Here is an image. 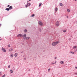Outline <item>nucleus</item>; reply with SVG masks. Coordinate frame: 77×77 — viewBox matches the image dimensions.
Returning a JSON list of instances; mask_svg holds the SVG:
<instances>
[{
	"mask_svg": "<svg viewBox=\"0 0 77 77\" xmlns=\"http://www.w3.org/2000/svg\"><path fill=\"white\" fill-rule=\"evenodd\" d=\"M56 26H59V25L60 24V23H59V21H57V22L56 23Z\"/></svg>",
	"mask_w": 77,
	"mask_h": 77,
	"instance_id": "nucleus-1",
	"label": "nucleus"
},
{
	"mask_svg": "<svg viewBox=\"0 0 77 77\" xmlns=\"http://www.w3.org/2000/svg\"><path fill=\"white\" fill-rule=\"evenodd\" d=\"M17 37H21V38H23V35L21 34H19L17 35Z\"/></svg>",
	"mask_w": 77,
	"mask_h": 77,
	"instance_id": "nucleus-2",
	"label": "nucleus"
},
{
	"mask_svg": "<svg viewBox=\"0 0 77 77\" xmlns=\"http://www.w3.org/2000/svg\"><path fill=\"white\" fill-rule=\"evenodd\" d=\"M38 24L41 25V26H42L43 23H42V22H41V21H39L38 22Z\"/></svg>",
	"mask_w": 77,
	"mask_h": 77,
	"instance_id": "nucleus-3",
	"label": "nucleus"
},
{
	"mask_svg": "<svg viewBox=\"0 0 77 77\" xmlns=\"http://www.w3.org/2000/svg\"><path fill=\"white\" fill-rule=\"evenodd\" d=\"M2 51H3L4 52H5V53H6V49H5V48H2Z\"/></svg>",
	"mask_w": 77,
	"mask_h": 77,
	"instance_id": "nucleus-4",
	"label": "nucleus"
},
{
	"mask_svg": "<svg viewBox=\"0 0 77 77\" xmlns=\"http://www.w3.org/2000/svg\"><path fill=\"white\" fill-rule=\"evenodd\" d=\"M23 36V39L24 40L26 39V34H24Z\"/></svg>",
	"mask_w": 77,
	"mask_h": 77,
	"instance_id": "nucleus-5",
	"label": "nucleus"
},
{
	"mask_svg": "<svg viewBox=\"0 0 77 77\" xmlns=\"http://www.w3.org/2000/svg\"><path fill=\"white\" fill-rule=\"evenodd\" d=\"M52 45L53 46H55V45H57L56 43V42H54L52 43Z\"/></svg>",
	"mask_w": 77,
	"mask_h": 77,
	"instance_id": "nucleus-6",
	"label": "nucleus"
},
{
	"mask_svg": "<svg viewBox=\"0 0 77 77\" xmlns=\"http://www.w3.org/2000/svg\"><path fill=\"white\" fill-rule=\"evenodd\" d=\"M12 50H13V48H11L9 49V51L11 52V51H12Z\"/></svg>",
	"mask_w": 77,
	"mask_h": 77,
	"instance_id": "nucleus-7",
	"label": "nucleus"
},
{
	"mask_svg": "<svg viewBox=\"0 0 77 77\" xmlns=\"http://www.w3.org/2000/svg\"><path fill=\"white\" fill-rule=\"evenodd\" d=\"M9 9H10H10L11 10V9H12V6H10L9 7Z\"/></svg>",
	"mask_w": 77,
	"mask_h": 77,
	"instance_id": "nucleus-8",
	"label": "nucleus"
},
{
	"mask_svg": "<svg viewBox=\"0 0 77 77\" xmlns=\"http://www.w3.org/2000/svg\"><path fill=\"white\" fill-rule=\"evenodd\" d=\"M60 63L61 64H63L64 63L63 62V61H61L60 62Z\"/></svg>",
	"mask_w": 77,
	"mask_h": 77,
	"instance_id": "nucleus-9",
	"label": "nucleus"
},
{
	"mask_svg": "<svg viewBox=\"0 0 77 77\" xmlns=\"http://www.w3.org/2000/svg\"><path fill=\"white\" fill-rule=\"evenodd\" d=\"M59 42H60L59 41H57L56 42H55L56 43V44H57H57H59Z\"/></svg>",
	"mask_w": 77,
	"mask_h": 77,
	"instance_id": "nucleus-10",
	"label": "nucleus"
},
{
	"mask_svg": "<svg viewBox=\"0 0 77 77\" xmlns=\"http://www.w3.org/2000/svg\"><path fill=\"white\" fill-rule=\"evenodd\" d=\"M5 10H6L7 11H9V10H10L9 9V8H7L5 9Z\"/></svg>",
	"mask_w": 77,
	"mask_h": 77,
	"instance_id": "nucleus-11",
	"label": "nucleus"
},
{
	"mask_svg": "<svg viewBox=\"0 0 77 77\" xmlns=\"http://www.w3.org/2000/svg\"><path fill=\"white\" fill-rule=\"evenodd\" d=\"M27 4H28V6H30L31 5V3H28Z\"/></svg>",
	"mask_w": 77,
	"mask_h": 77,
	"instance_id": "nucleus-12",
	"label": "nucleus"
},
{
	"mask_svg": "<svg viewBox=\"0 0 77 77\" xmlns=\"http://www.w3.org/2000/svg\"><path fill=\"white\" fill-rule=\"evenodd\" d=\"M55 11L56 12V11H57V8H55Z\"/></svg>",
	"mask_w": 77,
	"mask_h": 77,
	"instance_id": "nucleus-13",
	"label": "nucleus"
},
{
	"mask_svg": "<svg viewBox=\"0 0 77 77\" xmlns=\"http://www.w3.org/2000/svg\"><path fill=\"white\" fill-rule=\"evenodd\" d=\"M24 32L25 33H27V30L26 29H25L24 30Z\"/></svg>",
	"mask_w": 77,
	"mask_h": 77,
	"instance_id": "nucleus-14",
	"label": "nucleus"
},
{
	"mask_svg": "<svg viewBox=\"0 0 77 77\" xmlns=\"http://www.w3.org/2000/svg\"><path fill=\"white\" fill-rule=\"evenodd\" d=\"M30 39V37H27L26 38V39L27 40V39Z\"/></svg>",
	"mask_w": 77,
	"mask_h": 77,
	"instance_id": "nucleus-15",
	"label": "nucleus"
},
{
	"mask_svg": "<svg viewBox=\"0 0 77 77\" xmlns=\"http://www.w3.org/2000/svg\"><path fill=\"white\" fill-rule=\"evenodd\" d=\"M73 48H77V46H75L73 47Z\"/></svg>",
	"mask_w": 77,
	"mask_h": 77,
	"instance_id": "nucleus-16",
	"label": "nucleus"
},
{
	"mask_svg": "<svg viewBox=\"0 0 77 77\" xmlns=\"http://www.w3.org/2000/svg\"><path fill=\"white\" fill-rule=\"evenodd\" d=\"M18 55V54L17 53H15L14 54V56L15 57H17V56Z\"/></svg>",
	"mask_w": 77,
	"mask_h": 77,
	"instance_id": "nucleus-17",
	"label": "nucleus"
},
{
	"mask_svg": "<svg viewBox=\"0 0 77 77\" xmlns=\"http://www.w3.org/2000/svg\"><path fill=\"white\" fill-rule=\"evenodd\" d=\"M41 5H42V3H40L39 5V7H40L41 6Z\"/></svg>",
	"mask_w": 77,
	"mask_h": 77,
	"instance_id": "nucleus-18",
	"label": "nucleus"
},
{
	"mask_svg": "<svg viewBox=\"0 0 77 77\" xmlns=\"http://www.w3.org/2000/svg\"><path fill=\"white\" fill-rule=\"evenodd\" d=\"M67 12H70V10H69V9H67Z\"/></svg>",
	"mask_w": 77,
	"mask_h": 77,
	"instance_id": "nucleus-19",
	"label": "nucleus"
},
{
	"mask_svg": "<svg viewBox=\"0 0 77 77\" xmlns=\"http://www.w3.org/2000/svg\"><path fill=\"white\" fill-rule=\"evenodd\" d=\"M60 6H63V4H62V3H60Z\"/></svg>",
	"mask_w": 77,
	"mask_h": 77,
	"instance_id": "nucleus-20",
	"label": "nucleus"
},
{
	"mask_svg": "<svg viewBox=\"0 0 77 77\" xmlns=\"http://www.w3.org/2000/svg\"><path fill=\"white\" fill-rule=\"evenodd\" d=\"M28 7V4H27L26 5H25L26 8H27Z\"/></svg>",
	"mask_w": 77,
	"mask_h": 77,
	"instance_id": "nucleus-21",
	"label": "nucleus"
},
{
	"mask_svg": "<svg viewBox=\"0 0 77 77\" xmlns=\"http://www.w3.org/2000/svg\"><path fill=\"white\" fill-rule=\"evenodd\" d=\"M70 53H72V54H74V52H72V51H70Z\"/></svg>",
	"mask_w": 77,
	"mask_h": 77,
	"instance_id": "nucleus-22",
	"label": "nucleus"
},
{
	"mask_svg": "<svg viewBox=\"0 0 77 77\" xmlns=\"http://www.w3.org/2000/svg\"><path fill=\"white\" fill-rule=\"evenodd\" d=\"M11 57H14V55H11Z\"/></svg>",
	"mask_w": 77,
	"mask_h": 77,
	"instance_id": "nucleus-23",
	"label": "nucleus"
},
{
	"mask_svg": "<svg viewBox=\"0 0 77 77\" xmlns=\"http://www.w3.org/2000/svg\"><path fill=\"white\" fill-rule=\"evenodd\" d=\"M35 16V14H33L32 15H31V17H34Z\"/></svg>",
	"mask_w": 77,
	"mask_h": 77,
	"instance_id": "nucleus-24",
	"label": "nucleus"
},
{
	"mask_svg": "<svg viewBox=\"0 0 77 77\" xmlns=\"http://www.w3.org/2000/svg\"><path fill=\"white\" fill-rule=\"evenodd\" d=\"M63 32H66V30H63Z\"/></svg>",
	"mask_w": 77,
	"mask_h": 77,
	"instance_id": "nucleus-25",
	"label": "nucleus"
},
{
	"mask_svg": "<svg viewBox=\"0 0 77 77\" xmlns=\"http://www.w3.org/2000/svg\"><path fill=\"white\" fill-rule=\"evenodd\" d=\"M10 71H11V73H12V72H13V71H12V70H11Z\"/></svg>",
	"mask_w": 77,
	"mask_h": 77,
	"instance_id": "nucleus-26",
	"label": "nucleus"
},
{
	"mask_svg": "<svg viewBox=\"0 0 77 77\" xmlns=\"http://www.w3.org/2000/svg\"><path fill=\"white\" fill-rule=\"evenodd\" d=\"M5 74H4V75H3L2 76V77H5Z\"/></svg>",
	"mask_w": 77,
	"mask_h": 77,
	"instance_id": "nucleus-27",
	"label": "nucleus"
},
{
	"mask_svg": "<svg viewBox=\"0 0 77 77\" xmlns=\"http://www.w3.org/2000/svg\"><path fill=\"white\" fill-rule=\"evenodd\" d=\"M50 71V69H48V72H49V71Z\"/></svg>",
	"mask_w": 77,
	"mask_h": 77,
	"instance_id": "nucleus-28",
	"label": "nucleus"
},
{
	"mask_svg": "<svg viewBox=\"0 0 77 77\" xmlns=\"http://www.w3.org/2000/svg\"><path fill=\"white\" fill-rule=\"evenodd\" d=\"M10 67H11V66H10V65H9L8 66V68H9Z\"/></svg>",
	"mask_w": 77,
	"mask_h": 77,
	"instance_id": "nucleus-29",
	"label": "nucleus"
},
{
	"mask_svg": "<svg viewBox=\"0 0 77 77\" xmlns=\"http://www.w3.org/2000/svg\"><path fill=\"white\" fill-rule=\"evenodd\" d=\"M27 3H29V1H27Z\"/></svg>",
	"mask_w": 77,
	"mask_h": 77,
	"instance_id": "nucleus-30",
	"label": "nucleus"
},
{
	"mask_svg": "<svg viewBox=\"0 0 77 77\" xmlns=\"http://www.w3.org/2000/svg\"><path fill=\"white\" fill-rule=\"evenodd\" d=\"M8 47H11V46H10V45H8Z\"/></svg>",
	"mask_w": 77,
	"mask_h": 77,
	"instance_id": "nucleus-31",
	"label": "nucleus"
},
{
	"mask_svg": "<svg viewBox=\"0 0 77 77\" xmlns=\"http://www.w3.org/2000/svg\"><path fill=\"white\" fill-rule=\"evenodd\" d=\"M10 5H8V7H10L9 6H10Z\"/></svg>",
	"mask_w": 77,
	"mask_h": 77,
	"instance_id": "nucleus-32",
	"label": "nucleus"
},
{
	"mask_svg": "<svg viewBox=\"0 0 77 77\" xmlns=\"http://www.w3.org/2000/svg\"><path fill=\"white\" fill-rule=\"evenodd\" d=\"M39 31H40V32H41V29H40V30H39Z\"/></svg>",
	"mask_w": 77,
	"mask_h": 77,
	"instance_id": "nucleus-33",
	"label": "nucleus"
},
{
	"mask_svg": "<svg viewBox=\"0 0 77 77\" xmlns=\"http://www.w3.org/2000/svg\"><path fill=\"white\" fill-rule=\"evenodd\" d=\"M56 58H57L56 57H55V59H56Z\"/></svg>",
	"mask_w": 77,
	"mask_h": 77,
	"instance_id": "nucleus-34",
	"label": "nucleus"
},
{
	"mask_svg": "<svg viewBox=\"0 0 77 77\" xmlns=\"http://www.w3.org/2000/svg\"><path fill=\"white\" fill-rule=\"evenodd\" d=\"M0 75H2V72H0Z\"/></svg>",
	"mask_w": 77,
	"mask_h": 77,
	"instance_id": "nucleus-35",
	"label": "nucleus"
},
{
	"mask_svg": "<svg viewBox=\"0 0 77 77\" xmlns=\"http://www.w3.org/2000/svg\"><path fill=\"white\" fill-rule=\"evenodd\" d=\"M26 58H24V60H26Z\"/></svg>",
	"mask_w": 77,
	"mask_h": 77,
	"instance_id": "nucleus-36",
	"label": "nucleus"
},
{
	"mask_svg": "<svg viewBox=\"0 0 77 77\" xmlns=\"http://www.w3.org/2000/svg\"><path fill=\"white\" fill-rule=\"evenodd\" d=\"M2 26V25L1 24H0V26Z\"/></svg>",
	"mask_w": 77,
	"mask_h": 77,
	"instance_id": "nucleus-37",
	"label": "nucleus"
},
{
	"mask_svg": "<svg viewBox=\"0 0 77 77\" xmlns=\"http://www.w3.org/2000/svg\"><path fill=\"white\" fill-rule=\"evenodd\" d=\"M75 68L76 69H77V66L76 67H75Z\"/></svg>",
	"mask_w": 77,
	"mask_h": 77,
	"instance_id": "nucleus-38",
	"label": "nucleus"
},
{
	"mask_svg": "<svg viewBox=\"0 0 77 77\" xmlns=\"http://www.w3.org/2000/svg\"><path fill=\"white\" fill-rule=\"evenodd\" d=\"M76 51H77V49H76Z\"/></svg>",
	"mask_w": 77,
	"mask_h": 77,
	"instance_id": "nucleus-39",
	"label": "nucleus"
},
{
	"mask_svg": "<svg viewBox=\"0 0 77 77\" xmlns=\"http://www.w3.org/2000/svg\"><path fill=\"white\" fill-rule=\"evenodd\" d=\"M52 64H54V63H52Z\"/></svg>",
	"mask_w": 77,
	"mask_h": 77,
	"instance_id": "nucleus-40",
	"label": "nucleus"
},
{
	"mask_svg": "<svg viewBox=\"0 0 77 77\" xmlns=\"http://www.w3.org/2000/svg\"><path fill=\"white\" fill-rule=\"evenodd\" d=\"M29 71H30V69H29Z\"/></svg>",
	"mask_w": 77,
	"mask_h": 77,
	"instance_id": "nucleus-41",
	"label": "nucleus"
},
{
	"mask_svg": "<svg viewBox=\"0 0 77 77\" xmlns=\"http://www.w3.org/2000/svg\"><path fill=\"white\" fill-rule=\"evenodd\" d=\"M69 40H71V38H69Z\"/></svg>",
	"mask_w": 77,
	"mask_h": 77,
	"instance_id": "nucleus-42",
	"label": "nucleus"
},
{
	"mask_svg": "<svg viewBox=\"0 0 77 77\" xmlns=\"http://www.w3.org/2000/svg\"><path fill=\"white\" fill-rule=\"evenodd\" d=\"M67 18H68V16H67Z\"/></svg>",
	"mask_w": 77,
	"mask_h": 77,
	"instance_id": "nucleus-43",
	"label": "nucleus"
},
{
	"mask_svg": "<svg viewBox=\"0 0 77 77\" xmlns=\"http://www.w3.org/2000/svg\"><path fill=\"white\" fill-rule=\"evenodd\" d=\"M75 1H77V0H75Z\"/></svg>",
	"mask_w": 77,
	"mask_h": 77,
	"instance_id": "nucleus-44",
	"label": "nucleus"
},
{
	"mask_svg": "<svg viewBox=\"0 0 77 77\" xmlns=\"http://www.w3.org/2000/svg\"><path fill=\"white\" fill-rule=\"evenodd\" d=\"M29 0V1H31V0Z\"/></svg>",
	"mask_w": 77,
	"mask_h": 77,
	"instance_id": "nucleus-45",
	"label": "nucleus"
},
{
	"mask_svg": "<svg viewBox=\"0 0 77 77\" xmlns=\"http://www.w3.org/2000/svg\"><path fill=\"white\" fill-rule=\"evenodd\" d=\"M76 23H77V21L76 22Z\"/></svg>",
	"mask_w": 77,
	"mask_h": 77,
	"instance_id": "nucleus-46",
	"label": "nucleus"
},
{
	"mask_svg": "<svg viewBox=\"0 0 77 77\" xmlns=\"http://www.w3.org/2000/svg\"><path fill=\"white\" fill-rule=\"evenodd\" d=\"M0 40H1V39H0Z\"/></svg>",
	"mask_w": 77,
	"mask_h": 77,
	"instance_id": "nucleus-47",
	"label": "nucleus"
}]
</instances>
